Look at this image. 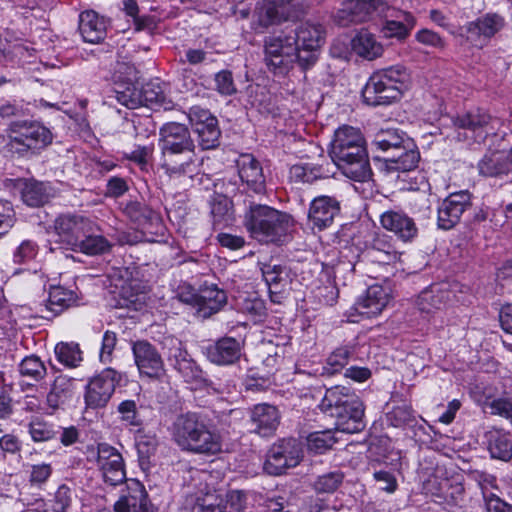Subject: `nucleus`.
I'll return each mask as SVG.
<instances>
[{
  "instance_id": "nucleus-1",
  "label": "nucleus",
  "mask_w": 512,
  "mask_h": 512,
  "mask_svg": "<svg viewBox=\"0 0 512 512\" xmlns=\"http://www.w3.org/2000/svg\"><path fill=\"white\" fill-rule=\"evenodd\" d=\"M329 155L345 177L356 182H365L371 178L366 141L358 128L343 125L336 129Z\"/></svg>"
},
{
  "instance_id": "nucleus-2",
  "label": "nucleus",
  "mask_w": 512,
  "mask_h": 512,
  "mask_svg": "<svg viewBox=\"0 0 512 512\" xmlns=\"http://www.w3.org/2000/svg\"><path fill=\"white\" fill-rule=\"evenodd\" d=\"M171 435L182 451L201 455H216L222 451V437L208 419L195 412L176 417Z\"/></svg>"
},
{
  "instance_id": "nucleus-3",
  "label": "nucleus",
  "mask_w": 512,
  "mask_h": 512,
  "mask_svg": "<svg viewBox=\"0 0 512 512\" xmlns=\"http://www.w3.org/2000/svg\"><path fill=\"white\" fill-rule=\"evenodd\" d=\"M319 408L326 416L334 419L337 431L353 434L366 426L364 404L348 387L337 385L327 389Z\"/></svg>"
},
{
  "instance_id": "nucleus-4",
  "label": "nucleus",
  "mask_w": 512,
  "mask_h": 512,
  "mask_svg": "<svg viewBox=\"0 0 512 512\" xmlns=\"http://www.w3.org/2000/svg\"><path fill=\"white\" fill-rule=\"evenodd\" d=\"M411 76L403 65H393L372 73L362 89L365 104L387 106L398 101L409 88Z\"/></svg>"
},
{
  "instance_id": "nucleus-5",
  "label": "nucleus",
  "mask_w": 512,
  "mask_h": 512,
  "mask_svg": "<svg viewBox=\"0 0 512 512\" xmlns=\"http://www.w3.org/2000/svg\"><path fill=\"white\" fill-rule=\"evenodd\" d=\"M244 225L257 241L282 244L293 227V219L270 206L251 204L245 213Z\"/></svg>"
},
{
  "instance_id": "nucleus-6",
  "label": "nucleus",
  "mask_w": 512,
  "mask_h": 512,
  "mask_svg": "<svg viewBox=\"0 0 512 512\" xmlns=\"http://www.w3.org/2000/svg\"><path fill=\"white\" fill-rule=\"evenodd\" d=\"M11 136L7 143L8 151L24 155L31 149H41L51 144V131L37 121H15L10 125Z\"/></svg>"
},
{
  "instance_id": "nucleus-7",
  "label": "nucleus",
  "mask_w": 512,
  "mask_h": 512,
  "mask_svg": "<svg viewBox=\"0 0 512 512\" xmlns=\"http://www.w3.org/2000/svg\"><path fill=\"white\" fill-rule=\"evenodd\" d=\"M162 349L168 364L187 383H204L205 374L201 367L188 353L185 344L174 336L164 337Z\"/></svg>"
},
{
  "instance_id": "nucleus-8",
  "label": "nucleus",
  "mask_w": 512,
  "mask_h": 512,
  "mask_svg": "<svg viewBox=\"0 0 512 512\" xmlns=\"http://www.w3.org/2000/svg\"><path fill=\"white\" fill-rule=\"evenodd\" d=\"M294 39L290 36L287 28L278 34L269 36L265 40V62L267 67L274 74H285L293 63H295Z\"/></svg>"
},
{
  "instance_id": "nucleus-9",
  "label": "nucleus",
  "mask_w": 512,
  "mask_h": 512,
  "mask_svg": "<svg viewBox=\"0 0 512 512\" xmlns=\"http://www.w3.org/2000/svg\"><path fill=\"white\" fill-rule=\"evenodd\" d=\"M303 446L295 438H283L274 443L266 454L264 470L269 475H281L296 467L303 459Z\"/></svg>"
},
{
  "instance_id": "nucleus-10",
  "label": "nucleus",
  "mask_w": 512,
  "mask_h": 512,
  "mask_svg": "<svg viewBox=\"0 0 512 512\" xmlns=\"http://www.w3.org/2000/svg\"><path fill=\"white\" fill-rule=\"evenodd\" d=\"M491 116L482 109L470 110L451 119L453 133L448 137L458 142H479L485 139Z\"/></svg>"
},
{
  "instance_id": "nucleus-11",
  "label": "nucleus",
  "mask_w": 512,
  "mask_h": 512,
  "mask_svg": "<svg viewBox=\"0 0 512 512\" xmlns=\"http://www.w3.org/2000/svg\"><path fill=\"white\" fill-rule=\"evenodd\" d=\"M188 117L202 150L215 149L220 145L221 130L215 116L206 109L194 106Z\"/></svg>"
},
{
  "instance_id": "nucleus-12",
  "label": "nucleus",
  "mask_w": 512,
  "mask_h": 512,
  "mask_svg": "<svg viewBox=\"0 0 512 512\" xmlns=\"http://www.w3.org/2000/svg\"><path fill=\"white\" fill-rule=\"evenodd\" d=\"M96 462L104 482L117 486L126 482V470L121 453L107 443H99L96 448Z\"/></svg>"
},
{
  "instance_id": "nucleus-13",
  "label": "nucleus",
  "mask_w": 512,
  "mask_h": 512,
  "mask_svg": "<svg viewBox=\"0 0 512 512\" xmlns=\"http://www.w3.org/2000/svg\"><path fill=\"white\" fill-rule=\"evenodd\" d=\"M472 206V194L468 190L450 193L437 209V226L442 230L454 228L464 212Z\"/></svg>"
},
{
  "instance_id": "nucleus-14",
  "label": "nucleus",
  "mask_w": 512,
  "mask_h": 512,
  "mask_svg": "<svg viewBox=\"0 0 512 512\" xmlns=\"http://www.w3.org/2000/svg\"><path fill=\"white\" fill-rule=\"evenodd\" d=\"M95 224L87 217L80 214H60L54 220V231L60 242L67 245L71 250L77 246L79 240L85 233L92 232Z\"/></svg>"
},
{
  "instance_id": "nucleus-15",
  "label": "nucleus",
  "mask_w": 512,
  "mask_h": 512,
  "mask_svg": "<svg viewBox=\"0 0 512 512\" xmlns=\"http://www.w3.org/2000/svg\"><path fill=\"white\" fill-rule=\"evenodd\" d=\"M134 362L141 376L160 379L165 374L162 356L147 340H137L132 343Z\"/></svg>"
},
{
  "instance_id": "nucleus-16",
  "label": "nucleus",
  "mask_w": 512,
  "mask_h": 512,
  "mask_svg": "<svg viewBox=\"0 0 512 512\" xmlns=\"http://www.w3.org/2000/svg\"><path fill=\"white\" fill-rule=\"evenodd\" d=\"M113 509L115 512H156L145 486L137 479L126 480L125 489Z\"/></svg>"
},
{
  "instance_id": "nucleus-17",
  "label": "nucleus",
  "mask_w": 512,
  "mask_h": 512,
  "mask_svg": "<svg viewBox=\"0 0 512 512\" xmlns=\"http://www.w3.org/2000/svg\"><path fill=\"white\" fill-rule=\"evenodd\" d=\"M119 374L112 368L104 369L87 385L85 402L89 408L105 407L115 391Z\"/></svg>"
},
{
  "instance_id": "nucleus-18",
  "label": "nucleus",
  "mask_w": 512,
  "mask_h": 512,
  "mask_svg": "<svg viewBox=\"0 0 512 512\" xmlns=\"http://www.w3.org/2000/svg\"><path fill=\"white\" fill-rule=\"evenodd\" d=\"M388 9L387 0H352L335 15V22L340 26L361 23L373 14L382 15Z\"/></svg>"
},
{
  "instance_id": "nucleus-19",
  "label": "nucleus",
  "mask_w": 512,
  "mask_h": 512,
  "mask_svg": "<svg viewBox=\"0 0 512 512\" xmlns=\"http://www.w3.org/2000/svg\"><path fill=\"white\" fill-rule=\"evenodd\" d=\"M198 166L195 149L161 151V167L170 177H191Z\"/></svg>"
},
{
  "instance_id": "nucleus-20",
  "label": "nucleus",
  "mask_w": 512,
  "mask_h": 512,
  "mask_svg": "<svg viewBox=\"0 0 512 512\" xmlns=\"http://www.w3.org/2000/svg\"><path fill=\"white\" fill-rule=\"evenodd\" d=\"M243 350V343L231 336H224L208 344L204 354L209 362L217 366H230L237 363Z\"/></svg>"
},
{
  "instance_id": "nucleus-21",
  "label": "nucleus",
  "mask_w": 512,
  "mask_h": 512,
  "mask_svg": "<svg viewBox=\"0 0 512 512\" xmlns=\"http://www.w3.org/2000/svg\"><path fill=\"white\" fill-rule=\"evenodd\" d=\"M505 26V19L498 13H486L464 26L466 37L475 45L483 46Z\"/></svg>"
},
{
  "instance_id": "nucleus-22",
  "label": "nucleus",
  "mask_w": 512,
  "mask_h": 512,
  "mask_svg": "<svg viewBox=\"0 0 512 512\" xmlns=\"http://www.w3.org/2000/svg\"><path fill=\"white\" fill-rule=\"evenodd\" d=\"M340 213V201L336 197L321 195L315 197L309 207L308 221L319 231L330 227Z\"/></svg>"
},
{
  "instance_id": "nucleus-23",
  "label": "nucleus",
  "mask_w": 512,
  "mask_h": 512,
  "mask_svg": "<svg viewBox=\"0 0 512 512\" xmlns=\"http://www.w3.org/2000/svg\"><path fill=\"white\" fill-rule=\"evenodd\" d=\"M281 415L278 408L268 403L254 405L250 410L251 432L261 437L274 435L279 424Z\"/></svg>"
},
{
  "instance_id": "nucleus-24",
  "label": "nucleus",
  "mask_w": 512,
  "mask_h": 512,
  "mask_svg": "<svg viewBox=\"0 0 512 512\" xmlns=\"http://www.w3.org/2000/svg\"><path fill=\"white\" fill-rule=\"evenodd\" d=\"M159 147L161 151L196 149L188 127L177 122H169L160 128Z\"/></svg>"
},
{
  "instance_id": "nucleus-25",
  "label": "nucleus",
  "mask_w": 512,
  "mask_h": 512,
  "mask_svg": "<svg viewBox=\"0 0 512 512\" xmlns=\"http://www.w3.org/2000/svg\"><path fill=\"white\" fill-rule=\"evenodd\" d=\"M382 227L394 233L403 242H411L418 235V227L413 218L401 210H388L381 214Z\"/></svg>"
},
{
  "instance_id": "nucleus-26",
  "label": "nucleus",
  "mask_w": 512,
  "mask_h": 512,
  "mask_svg": "<svg viewBox=\"0 0 512 512\" xmlns=\"http://www.w3.org/2000/svg\"><path fill=\"white\" fill-rule=\"evenodd\" d=\"M238 174L247 188L261 194L266 190V178L260 162L252 154H241L236 160Z\"/></svg>"
},
{
  "instance_id": "nucleus-27",
  "label": "nucleus",
  "mask_w": 512,
  "mask_h": 512,
  "mask_svg": "<svg viewBox=\"0 0 512 512\" xmlns=\"http://www.w3.org/2000/svg\"><path fill=\"white\" fill-rule=\"evenodd\" d=\"M386 18L382 27V33L386 38L405 39L414 28L416 20L414 16L406 11L396 10L388 6L385 13L380 15Z\"/></svg>"
},
{
  "instance_id": "nucleus-28",
  "label": "nucleus",
  "mask_w": 512,
  "mask_h": 512,
  "mask_svg": "<svg viewBox=\"0 0 512 512\" xmlns=\"http://www.w3.org/2000/svg\"><path fill=\"white\" fill-rule=\"evenodd\" d=\"M262 276L268 286L270 299L273 303L280 304L285 298V292L289 285V271L281 264H264Z\"/></svg>"
},
{
  "instance_id": "nucleus-29",
  "label": "nucleus",
  "mask_w": 512,
  "mask_h": 512,
  "mask_svg": "<svg viewBox=\"0 0 512 512\" xmlns=\"http://www.w3.org/2000/svg\"><path fill=\"white\" fill-rule=\"evenodd\" d=\"M183 512H227L224 498L214 490L197 491L185 497Z\"/></svg>"
},
{
  "instance_id": "nucleus-30",
  "label": "nucleus",
  "mask_w": 512,
  "mask_h": 512,
  "mask_svg": "<svg viewBox=\"0 0 512 512\" xmlns=\"http://www.w3.org/2000/svg\"><path fill=\"white\" fill-rule=\"evenodd\" d=\"M391 299L390 290L381 285H372L363 298L355 304V310L367 318L379 315Z\"/></svg>"
},
{
  "instance_id": "nucleus-31",
  "label": "nucleus",
  "mask_w": 512,
  "mask_h": 512,
  "mask_svg": "<svg viewBox=\"0 0 512 512\" xmlns=\"http://www.w3.org/2000/svg\"><path fill=\"white\" fill-rule=\"evenodd\" d=\"M384 159L390 170L406 172L417 167L420 153L414 141L411 138H406L405 143L391 151Z\"/></svg>"
},
{
  "instance_id": "nucleus-32",
  "label": "nucleus",
  "mask_w": 512,
  "mask_h": 512,
  "mask_svg": "<svg viewBox=\"0 0 512 512\" xmlns=\"http://www.w3.org/2000/svg\"><path fill=\"white\" fill-rule=\"evenodd\" d=\"M478 171L484 177L512 179V165L509 152L494 151L485 154L478 162Z\"/></svg>"
},
{
  "instance_id": "nucleus-33",
  "label": "nucleus",
  "mask_w": 512,
  "mask_h": 512,
  "mask_svg": "<svg viewBox=\"0 0 512 512\" xmlns=\"http://www.w3.org/2000/svg\"><path fill=\"white\" fill-rule=\"evenodd\" d=\"M259 21L263 26L280 24L296 16L294 5L285 0H262L259 11Z\"/></svg>"
},
{
  "instance_id": "nucleus-34",
  "label": "nucleus",
  "mask_w": 512,
  "mask_h": 512,
  "mask_svg": "<svg viewBox=\"0 0 512 512\" xmlns=\"http://www.w3.org/2000/svg\"><path fill=\"white\" fill-rule=\"evenodd\" d=\"M286 28L294 39L295 46L320 48L324 43L325 31L321 24L306 21Z\"/></svg>"
},
{
  "instance_id": "nucleus-35",
  "label": "nucleus",
  "mask_w": 512,
  "mask_h": 512,
  "mask_svg": "<svg viewBox=\"0 0 512 512\" xmlns=\"http://www.w3.org/2000/svg\"><path fill=\"white\" fill-rule=\"evenodd\" d=\"M107 24L103 17L93 10L79 15V31L83 40L88 43H99L106 36Z\"/></svg>"
},
{
  "instance_id": "nucleus-36",
  "label": "nucleus",
  "mask_w": 512,
  "mask_h": 512,
  "mask_svg": "<svg viewBox=\"0 0 512 512\" xmlns=\"http://www.w3.org/2000/svg\"><path fill=\"white\" fill-rule=\"evenodd\" d=\"M366 256L372 262L379 264H390L396 262L400 257L391 237L386 234H379L373 238L371 245L366 250Z\"/></svg>"
},
{
  "instance_id": "nucleus-37",
  "label": "nucleus",
  "mask_w": 512,
  "mask_h": 512,
  "mask_svg": "<svg viewBox=\"0 0 512 512\" xmlns=\"http://www.w3.org/2000/svg\"><path fill=\"white\" fill-rule=\"evenodd\" d=\"M120 209L127 218L138 225L154 223L160 220V216L156 211L136 200L121 202Z\"/></svg>"
},
{
  "instance_id": "nucleus-38",
  "label": "nucleus",
  "mask_w": 512,
  "mask_h": 512,
  "mask_svg": "<svg viewBox=\"0 0 512 512\" xmlns=\"http://www.w3.org/2000/svg\"><path fill=\"white\" fill-rule=\"evenodd\" d=\"M75 381L65 375L55 378L50 392L47 395V403L52 409H57L69 399L74 393Z\"/></svg>"
},
{
  "instance_id": "nucleus-39",
  "label": "nucleus",
  "mask_w": 512,
  "mask_h": 512,
  "mask_svg": "<svg viewBox=\"0 0 512 512\" xmlns=\"http://www.w3.org/2000/svg\"><path fill=\"white\" fill-rule=\"evenodd\" d=\"M356 358V346L347 344L336 348L327 358L322 375L332 376L344 369L350 360Z\"/></svg>"
},
{
  "instance_id": "nucleus-40",
  "label": "nucleus",
  "mask_w": 512,
  "mask_h": 512,
  "mask_svg": "<svg viewBox=\"0 0 512 512\" xmlns=\"http://www.w3.org/2000/svg\"><path fill=\"white\" fill-rule=\"evenodd\" d=\"M354 52L367 60H373L379 57L383 52V47L375 36L366 30L360 31L352 40Z\"/></svg>"
},
{
  "instance_id": "nucleus-41",
  "label": "nucleus",
  "mask_w": 512,
  "mask_h": 512,
  "mask_svg": "<svg viewBox=\"0 0 512 512\" xmlns=\"http://www.w3.org/2000/svg\"><path fill=\"white\" fill-rule=\"evenodd\" d=\"M226 303V294L217 287L207 288L200 294V308L197 312L200 316L207 318L217 313Z\"/></svg>"
},
{
  "instance_id": "nucleus-42",
  "label": "nucleus",
  "mask_w": 512,
  "mask_h": 512,
  "mask_svg": "<svg viewBox=\"0 0 512 512\" xmlns=\"http://www.w3.org/2000/svg\"><path fill=\"white\" fill-rule=\"evenodd\" d=\"M488 450L492 458L509 461L512 458V436L501 431L490 432Z\"/></svg>"
},
{
  "instance_id": "nucleus-43",
  "label": "nucleus",
  "mask_w": 512,
  "mask_h": 512,
  "mask_svg": "<svg viewBox=\"0 0 512 512\" xmlns=\"http://www.w3.org/2000/svg\"><path fill=\"white\" fill-rule=\"evenodd\" d=\"M111 248L112 244L104 236L94 234V230H92L80 238L79 243L72 251L87 255H100L109 252Z\"/></svg>"
},
{
  "instance_id": "nucleus-44",
  "label": "nucleus",
  "mask_w": 512,
  "mask_h": 512,
  "mask_svg": "<svg viewBox=\"0 0 512 512\" xmlns=\"http://www.w3.org/2000/svg\"><path fill=\"white\" fill-rule=\"evenodd\" d=\"M108 98L111 101L115 99L128 109H136L142 106L139 88L132 82L116 84Z\"/></svg>"
},
{
  "instance_id": "nucleus-45",
  "label": "nucleus",
  "mask_w": 512,
  "mask_h": 512,
  "mask_svg": "<svg viewBox=\"0 0 512 512\" xmlns=\"http://www.w3.org/2000/svg\"><path fill=\"white\" fill-rule=\"evenodd\" d=\"M76 301L77 296L74 291L62 286H52L49 291L47 309L51 311L52 316H55L74 305Z\"/></svg>"
},
{
  "instance_id": "nucleus-46",
  "label": "nucleus",
  "mask_w": 512,
  "mask_h": 512,
  "mask_svg": "<svg viewBox=\"0 0 512 512\" xmlns=\"http://www.w3.org/2000/svg\"><path fill=\"white\" fill-rule=\"evenodd\" d=\"M289 175L295 183L312 184L319 179L326 178L327 172L321 165L305 163L295 164L290 168Z\"/></svg>"
},
{
  "instance_id": "nucleus-47",
  "label": "nucleus",
  "mask_w": 512,
  "mask_h": 512,
  "mask_svg": "<svg viewBox=\"0 0 512 512\" xmlns=\"http://www.w3.org/2000/svg\"><path fill=\"white\" fill-rule=\"evenodd\" d=\"M139 94L142 100V106L150 108H171V101L166 100V96L160 84L149 82L139 88Z\"/></svg>"
},
{
  "instance_id": "nucleus-48",
  "label": "nucleus",
  "mask_w": 512,
  "mask_h": 512,
  "mask_svg": "<svg viewBox=\"0 0 512 512\" xmlns=\"http://www.w3.org/2000/svg\"><path fill=\"white\" fill-rule=\"evenodd\" d=\"M336 443L334 432L331 429L315 431L306 437V447L309 453L321 455L332 449Z\"/></svg>"
},
{
  "instance_id": "nucleus-49",
  "label": "nucleus",
  "mask_w": 512,
  "mask_h": 512,
  "mask_svg": "<svg viewBox=\"0 0 512 512\" xmlns=\"http://www.w3.org/2000/svg\"><path fill=\"white\" fill-rule=\"evenodd\" d=\"M21 198L26 205L30 207H39L48 201L49 194L44 183L26 181L21 189Z\"/></svg>"
},
{
  "instance_id": "nucleus-50",
  "label": "nucleus",
  "mask_w": 512,
  "mask_h": 512,
  "mask_svg": "<svg viewBox=\"0 0 512 512\" xmlns=\"http://www.w3.org/2000/svg\"><path fill=\"white\" fill-rule=\"evenodd\" d=\"M408 138L397 129H385L379 131L373 140V145L387 155L406 142Z\"/></svg>"
},
{
  "instance_id": "nucleus-51",
  "label": "nucleus",
  "mask_w": 512,
  "mask_h": 512,
  "mask_svg": "<svg viewBox=\"0 0 512 512\" xmlns=\"http://www.w3.org/2000/svg\"><path fill=\"white\" fill-rule=\"evenodd\" d=\"M254 494L244 490H230L224 498L227 512H248L252 507Z\"/></svg>"
},
{
  "instance_id": "nucleus-52",
  "label": "nucleus",
  "mask_w": 512,
  "mask_h": 512,
  "mask_svg": "<svg viewBox=\"0 0 512 512\" xmlns=\"http://www.w3.org/2000/svg\"><path fill=\"white\" fill-rule=\"evenodd\" d=\"M343 480L344 474L340 470L326 472L315 479L313 489L318 494H332L341 486Z\"/></svg>"
},
{
  "instance_id": "nucleus-53",
  "label": "nucleus",
  "mask_w": 512,
  "mask_h": 512,
  "mask_svg": "<svg viewBox=\"0 0 512 512\" xmlns=\"http://www.w3.org/2000/svg\"><path fill=\"white\" fill-rule=\"evenodd\" d=\"M57 360L67 367H77L82 361V352L77 343H58L55 347Z\"/></svg>"
},
{
  "instance_id": "nucleus-54",
  "label": "nucleus",
  "mask_w": 512,
  "mask_h": 512,
  "mask_svg": "<svg viewBox=\"0 0 512 512\" xmlns=\"http://www.w3.org/2000/svg\"><path fill=\"white\" fill-rule=\"evenodd\" d=\"M20 374L33 381H40L47 373L44 363L37 356L25 357L19 365Z\"/></svg>"
},
{
  "instance_id": "nucleus-55",
  "label": "nucleus",
  "mask_w": 512,
  "mask_h": 512,
  "mask_svg": "<svg viewBox=\"0 0 512 512\" xmlns=\"http://www.w3.org/2000/svg\"><path fill=\"white\" fill-rule=\"evenodd\" d=\"M386 417L389 424L394 427H402L415 420L414 412L407 404L394 407Z\"/></svg>"
},
{
  "instance_id": "nucleus-56",
  "label": "nucleus",
  "mask_w": 512,
  "mask_h": 512,
  "mask_svg": "<svg viewBox=\"0 0 512 512\" xmlns=\"http://www.w3.org/2000/svg\"><path fill=\"white\" fill-rule=\"evenodd\" d=\"M117 412L120 414V420L126 425L138 427L142 424L137 404L134 400L122 401L117 407Z\"/></svg>"
},
{
  "instance_id": "nucleus-57",
  "label": "nucleus",
  "mask_w": 512,
  "mask_h": 512,
  "mask_svg": "<svg viewBox=\"0 0 512 512\" xmlns=\"http://www.w3.org/2000/svg\"><path fill=\"white\" fill-rule=\"evenodd\" d=\"M141 285L135 281H124L121 285L119 305L121 307L130 308L135 306L139 301V294L141 293Z\"/></svg>"
},
{
  "instance_id": "nucleus-58",
  "label": "nucleus",
  "mask_w": 512,
  "mask_h": 512,
  "mask_svg": "<svg viewBox=\"0 0 512 512\" xmlns=\"http://www.w3.org/2000/svg\"><path fill=\"white\" fill-rule=\"evenodd\" d=\"M39 251L36 242L32 240H24L15 249L13 253V261L16 264H25L35 259Z\"/></svg>"
},
{
  "instance_id": "nucleus-59",
  "label": "nucleus",
  "mask_w": 512,
  "mask_h": 512,
  "mask_svg": "<svg viewBox=\"0 0 512 512\" xmlns=\"http://www.w3.org/2000/svg\"><path fill=\"white\" fill-rule=\"evenodd\" d=\"M313 293L319 303L326 306L334 305L339 296V290L331 280H327L325 284L316 287Z\"/></svg>"
},
{
  "instance_id": "nucleus-60",
  "label": "nucleus",
  "mask_w": 512,
  "mask_h": 512,
  "mask_svg": "<svg viewBox=\"0 0 512 512\" xmlns=\"http://www.w3.org/2000/svg\"><path fill=\"white\" fill-rule=\"evenodd\" d=\"M215 90L222 96H231L237 92L232 72L221 70L214 77Z\"/></svg>"
},
{
  "instance_id": "nucleus-61",
  "label": "nucleus",
  "mask_w": 512,
  "mask_h": 512,
  "mask_svg": "<svg viewBox=\"0 0 512 512\" xmlns=\"http://www.w3.org/2000/svg\"><path fill=\"white\" fill-rule=\"evenodd\" d=\"M136 447L140 464L143 466L144 464H148L150 457L155 454L157 439L154 436H140L137 440Z\"/></svg>"
},
{
  "instance_id": "nucleus-62",
  "label": "nucleus",
  "mask_w": 512,
  "mask_h": 512,
  "mask_svg": "<svg viewBox=\"0 0 512 512\" xmlns=\"http://www.w3.org/2000/svg\"><path fill=\"white\" fill-rule=\"evenodd\" d=\"M72 502V489L68 485L62 484L58 487L57 491L55 492L52 504V512H67Z\"/></svg>"
},
{
  "instance_id": "nucleus-63",
  "label": "nucleus",
  "mask_w": 512,
  "mask_h": 512,
  "mask_svg": "<svg viewBox=\"0 0 512 512\" xmlns=\"http://www.w3.org/2000/svg\"><path fill=\"white\" fill-rule=\"evenodd\" d=\"M241 311L255 321H261L266 316L265 302L257 297L246 298L242 302Z\"/></svg>"
},
{
  "instance_id": "nucleus-64",
  "label": "nucleus",
  "mask_w": 512,
  "mask_h": 512,
  "mask_svg": "<svg viewBox=\"0 0 512 512\" xmlns=\"http://www.w3.org/2000/svg\"><path fill=\"white\" fill-rule=\"evenodd\" d=\"M29 432L35 442L48 441L53 439L58 433L52 425L45 422H32Z\"/></svg>"
}]
</instances>
